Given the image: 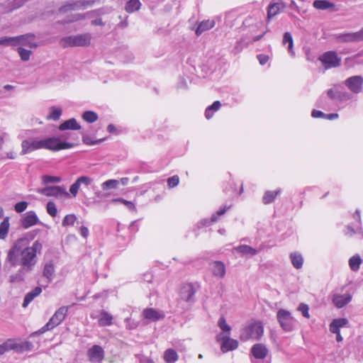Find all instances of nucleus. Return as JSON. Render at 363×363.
<instances>
[{"label":"nucleus","instance_id":"nucleus-55","mask_svg":"<svg viewBox=\"0 0 363 363\" xmlns=\"http://www.w3.org/2000/svg\"><path fill=\"white\" fill-rule=\"evenodd\" d=\"M218 326L224 332H230V327L227 324L224 317H221L218 320Z\"/></svg>","mask_w":363,"mask_h":363},{"label":"nucleus","instance_id":"nucleus-29","mask_svg":"<svg viewBox=\"0 0 363 363\" xmlns=\"http://www.w3.org/2000/svg\"><path fill=\"white\" fill-rule=\"evenodd\" d=\"M164 360L166 363H174L179 359L177 352L173 349H167L164 352Z\"/></svg>","mask_w":363,"mask_h":363},{"label":"nucleus","instance_id":"nucleus-52","mask_svg":"<svg viewBox=\"0 0 363 363\" xmlns=\"http://www.w3.org/2000/svg\"><path fill=\"white\" fill-rule=\"evenodd\" d=\"M77 217L74 214L67 215L62 223V226L73 225Z\"/></svg>","mask_w":363,"mask_h":363},{"label":"nucleus","instance_id":"nucleus-7","mask_svg":"<svg viewBox=\"0 0 363 363\" xmlns=\"http://www.w3.org/2000/svg\"><path fill=\"white\" fill-rule=\"evenodd\" d=\"M26 241L24 239L17 240L11 248L7 253L6 262H8L11 267H15L19 264V255L21 250L23 243Z\"/></svg>","mask_w":363,"mask_h":363},{"label":"nucleus","instance_id":"nucleus-2","mask_svg":"<svg viewBox=\"0 0 363 363\" xmlns=\"http://www.w3.org/2000/svg\"><path fill=\"white\" fill-rule=\"evenodd\" d=\"M91 36L89 33L69 35L60 39V45L63 48L87 47L91 43Z\"/></svg>","mask_w":363,"mask_h":363},{"label":"nucleus","instance_id":"nucleus-8","mask_svg":"<svg viewBox=\"0 0 363 363\" xmlns=\"http://www.w3.org/2000/svg\"><path fill=\"white\" fill-rule=\"evenodd\" d=\"M319 60L324 65L325 69L339 67L341 58L335 51H328L319 57Z\"/></svg>","mask_w":363,"mask_h":363},{"label":"nucleus","instance_id":"nucleus-59","mask_svg":"<svg viewBox=\"0 0 363 363\" xmlns=\"http://www.w3.org/2000/svg\"><path fill=\"white\" fill-rule=\"evenodd\" d=\"M257 59L259 64L264 65L268 62L269 57L268 55L261 54L257 55Z\"/></svg>","mask_w":363,"mask_h":363},{"label":"nucleus","instance_id":"nucleus-19","mask_svg":"<svg viewBox=\"0 0 363 363\" xmlns=\"http://www.w3.org/2000/svg\"><path fill=\"white\" fill-rule=\"evenodd\" d=\"M238 340L232 339L228 336H223L222 337L221 350L223 352H227L228 351L235 350L238 348Z\"/></svg>","mask_w":363,"mask_h":363},{"label":"nucleus","instance_id":"nucleus-32","mask_svg":"<svg viewBox=\"0 0 363 363\" xmlns=\"http://www.w3.org/2000/svg\"><path fill=\"white\" fill-rule=\"evenodd\" d=\"M313 6L314 8L319 10H327L335 7L334 4L325 0H315Z\"/></svg>","mask_w":363,"mask_h":363},{"label":"nucleus","instance_id":"nucleus-34","mask_svg":"<svg viewBox=\"0 0 363 363\" xmlns=\"http://www.w3.org/2000/svg\"><path fill=\"white\" fill-rule=\"evenodd\" d=\"M235 250L242 255H250L253 256L257 253V250L256 249L246 245L238 246L235 248Z\"/></svg>","mask_w":363,"mask_h":363},{"label":"nucleus","instance_id":"nucleus-15","mask_svg":"<svg viewBox=\"0 0 363 363\" xmlns=\"http://www.w3.org/2000/svg\"><path fill=\"white\" fill-rule=\"evenodd\" d=\"M87 354L91 362H100L104 359V352L101 346L94 345L89 349Z\"/></svg>","mask_w":363,"mask_h":363},{"label":"nucleus","instance_id":"nucleus-1","mask_svg":"<svg viewBox=\"0 0 363 363\" xmlns=\"http://www.w3.org/2000/svg\"><path fill=\"white\" fill-rule=\"evenodd\" d=\"M43 244L35 240L32 246L26 247L21 250L19 264L21 267L29 273L31 272L37 263V255L40 254Z\"/></svg>","mask_w":363,"mask_h":363},{"label":"nucleus","instance_id":"nucleus-57","mask_svg":"<svg viewBox=\"0 0 363 363\" xmlns=\"http://www.w3.org/2000/svg\"><path fill=\"white\" fill-rule=\"evenodd\" d=\"M337 90L338 86H335L333 88L330 89L327 92L328 97L332 100H337Z\"/></svg>","mask_w":363,"mask_h":363},{"label":"nucleus","instance_id":"nucleus-33","mask_svg":"<svg viewBox=\"0 0 363 363\" xmlns=\"http://www.w3.org/2000/svg\"><path fill=\"white\" fill-rule=\"evenodd\" d=\"M290 258L293 266L296 269H301L302 267L303 259L301 254L293 252L290 255Z\"/></svg>","mask_w":363,"mask_h":363},{"label":"nucleus","instance_id":"nucleus-23","mask_svg":"<svg viewBox=\"0 0 363 363\" xmlns=\"http://www.w3.org/2000/svg\"><path fill=\"white\" fill-rule=\"evenodd\" d=\"M143 315L145 317V318L152 321H157L164 318V315L162 313L159 312L152 308H145L143 311Z\"/></svg>","mask_w":363,"mask_h":363},{"label":"nucleus","instance_id":"nucleus-14","mask_svg":"<svg viewBox=\"0 0 363 363\" xmlns=\"http://www.w3.org/2000/svg\"><path fill=\"white\" fill-rule=\"evenodd\" d=\"M345 86L353 93L359 94L362 91L363 77L362 76H352L345 81Z\"/></svg>","mask_w":363,"mask_h":363},{"label":"nucleus","instance_id":"nucleus-10","mask_svg":"<svg viewBox=\"0 0 363 363\" xmlns=\"http://www.w3.org/2000/svg\"><path fill=\"white\" fill-rule=\"evenodd\" d=\"M21 155H26L36 150L43 148V140H38V138H30L23 140L21 143Z\"/></svg>","mask_w":363,"mask_h":363},{"label":"nucleus","instance_id":"nucleus-16","mask_svg":"<svg viewBox=\"0 0 363 363\" xmlns=\"http://www.w3.org/2000/svg\"><path fill=\"white\" fill-rule=\"evenodd\" d=\"M196 290L191 284H184L180 289L179 296L183 301L191 302L195 295Z\"/></svg>","mask_w":363,"mask_h":363},{"label":"nucleus","instance_id":"nucleus-3","mask_svg":"<svg viewBox=\"0 0 363 363\" xmlns=\"http://www.w3.org/2000/svg\"><path fill=\"white\" fill-rule=\"evenodd\" d=\"M67 312L68 307H60L58 310L55 311L54 315L50 318L49 321L43 328H41L40 330L33 333L32 335H40L45 333L48 330L53 329L64 320L67 314Z\"/></svg>","mask_w":363,"mask_h":363},{"label":"nucleus","instance_id":"nucleus-53","mask_svg":"<svg viewBox=\"0 0 363 363\" xmlns=\"http://www.w3.org/2000/svg\"><path fill=\"white\" fill-rule=\"evenodd\" d=\"M297 310L301 313V314L303 315V317H305L306 318H310V314L308 312L309 307L307 304L303 303H300L299 306H298Z\"/></svg>","mask_w":363,"mask_h":363},{"label":"nucleus","instance_id":"nucleus-4","mask_svg":"<svg viewBox=\"0 0 363 363\" xmlns=\"http://www.w3.org/2000/svg\"><path fill=\"white\" fill-rule=\"evenodd\" d=\"M264 328L261 322L254 321L242 330L240 338L242 341L259 340L263 335Z\"/></svg>","mask_w":363,"mask_h":363},{"label":"nucleus","instance_id":"nucleus-25","mask_svg":"<svg viewBox=\"0 0 363 363\" xmlns=\"http://www.w3.org/2000/svg\"><path fill=\"white\" fill-rule=\"evenodd\" d=\"M349 321L347 318L334 319L330 324V331L331 333H337L340 328L345 327L348 325Z\"/></svg>","mask_w":363,"mask_h":363},{"label":"nucleus","instance_id":"nucleus-18","mask_svg":"<svg viewBox=\"0 0 363 363\" xmlns=\"http://www.w3.org/2000/svg\"><path fill=\"white\" fill-rule=\"evenodd\" d=\"M21 225L24 228H28L38 222V218L34 211H28L21 220Z\"/></svg>","mask_w":363,"mask_h":363},{"label":"nucleus","instance_id":"nucleus-12","mask_svg":"<svg viewBox=\"0 0 363 363\" xmlns=\"http://www.w3.org/2000/svg\"><path fill=\"white\" fill-rule=\"evenodd\" d=\"M93 182V179L89 177L81 176L78 177L77 180L70 186L69 193L74 197H76L81 185H84L86 187L91 186V189L94 190L96 186L94 185H92Z\"/></svg>","mask_w":363,"mask_h":363},{"label":"nucleus","instance_id":"nucleus-64","mask_svg":"<svg viewBox=\"0 0 363 363\" xmlns=\"http://www.w3.org/2000/svg\"><path fill=\"white\" fill-rule=\"evenodd\" d=\"M345 234L347 236H352L355 234V231L351 226L347 225L345 230Z\"/></svg>","mask_w":363,"mask_h":363},{"label":"nucleus","instance_id":"nucleus-28","mask_svg":"<svg viewBox=\"0 0 363 363\" xmlns=\"http://www.w3.org/2000/svg\"><path fill=\"white\" fill-rule=\"evenodd\" d=\"M81 126L77 123L74 118H70L64 123H61L59 126L60 130H65L68 129L71 130H79Z\"/></svg>","mask_w":363,"mask_h":363},{"label":"nucleus","instance_id":"nucleus-31","mask_svg":"<svg viewBox=\"0 0 363 363\" xmlns=\"http://www.w3.org/2000/svg\"><path fill=\"white\" fill-rule=\"evenodd\" d=\"M283 44L286 45V43L289 44L288 45V52L289 54L292 56H295V52L294 51L293 47H294V40L291 34L289 32H286L284 34L283 36Z\"/></svg>","mask_w":363,"mask_h":363},{"label":"nucleus","instance_id":"nucleus-22","mask_svg":"<svg viewBox=\"0 0 363 363\" xmlns=\"http://www.w3.org/2000/svg\"><path fill=\"white\" fill-rule=\"evenodd\" d=\"M211 269L215 277L223 278L225 275V266L220 261H215L211 264Z\"/></svg>","mask_w":363,"mask_h":363},{"label":"nucleus","instance_id":"nucleus-21","mask_svg":"<svg viewBox=\"0 0 363 363\" xmlns=\"http://www.w3.org/2000/svg\"><path fill=\"white\" fill-rule=\"evenodd\" d=\"M251 352L256 359H262L268 354V350L263 344H255L251 349Z\"/></svg>","mask_w":363,"mask_h":363},{"label":"nucleus","instance_id":"nucleus-60","mask_svg":"<svg viewBox=\"0 0 363 363\" xmlns=\"http://www.w3.org/2000/svg\"><path fill=\"white\" fill-rule=\"evenodd\" d=\"M220 106H221L220 102L219 101H216L213 103L212 105L209 106L208 108H209V110H211L213 112H215V111H217L218 110H219Z\"/></svg>","mask_w":363,"mask_h":363},{"label":"nucleus","instance_id":"nucleus-35","mask_svg":"<svg viewBox=\"0 0 363 363\" xmlns=\"http://www.w3.org/2000/svg\"><path fill=\"white\" fill-rule=\"evenodd\" d=\"M9 218L6 217L0 223V239L4 240L6 238L9 230Z\"/></svg>","mask_w":363,"mask_h":363},{"label":"nucleus","instance_id":"nucleus-61","mask_svg":"<svg viewBox=\"0 0 363 363\" xmlns=\"http://www.w3.org/2000/svg\"><path fill=\"white\" fill-rule=\"evenodd\" d=\"M311 116L313 118H325V113L320 111H317L314 109L311 113Z\"/></svg>","mask_w":363,"mask_h":363},{"label":"nucleus","instance_id":"nucleus-58","mask_svg":"<svg viewBox=\"0 0 363 363\" xmlns=\"http://www.w3.org/2000/svg\"><path fill=\"white\" fill-rule=\"evenodd\" d=\"M352 33L354 42L363 41V28L360 30Z\"/></svg>","mask_w":363,"mask_h":363},{"label":"nucleus","instance_id":"nucleus-6","mask_svg":"<svg viewBox=\"0 0 363 363\" xmlns=\"http://www.w3.org/2000/svg\"><path fill=\"white\" fill-rule=\"evenodd\" d=\"M277 318L284 330L290 332L294 329L295 320L289 311L285 309H279Z\"/></svg>","mask_w":363,"mask_h":363},{"label":"nucleus","instance_id":"nucleus-37","mask_svg":"<svg viewBox=\"0 0 363 363\" xmlns=\"http://www.w3.org/2000/svg\"><path fill=\"white\" fill-rule=\"evenodd\" d=\"M280 193V189L276 191H267L265 192L263 196V203L264 204H269L273 202L277 195Z\"/></svg>","mask_w":363,"mask_h":363},{"label":"nucleus","instance_id":"nucleus-45","mask_svg":"<svg viewBox=\"0 0 363 363\" xmlns=\"http://www.w3.org/2000/svg\"><path fill=\"white\" fill-rule=\"evenodd\" d=\"M0 45L4 47H16V40L14 37L3 36L0 38Z\"/></svg>","mask_w":363,"mask_h":363},{"label":"nucleus","instance_id":"nucleus-44","mask_svg":"<svg viewBox=\"0 0 363 363\" xmlns=\"http://www.w3.org/2000/svg\"><path fill=\"white\" fill-rule=\"evenodd\" d=\"M82 118L87 123H92L98 120V115L94 111H86L82 114Z\"/></svg>","mask_w":363,"mask_h":363},{"label":"nucleus","instance_id":"nucleus-20","mask_svg":"<svg viewBox=\"0 0 363 363\" xmlns=\"http://www.w3.org/2000/svg\"><path fill=\"white\" fill-rule=\"evenodd\" d=\"M286 8V4L282 2L270 4L267 10V19L269 20L273 16L277 15Z\"/></svg>","mask_w":363,"mask_h":363},{"label":"nucleus","instance_id":"nucleus-9","mask_svg":"<svg viewBox=\"0 0 363 363\" xmlns=\"http://www.w3.org/2000/svg\"><path fill=\"white\" fill-rule=\"evenodd\" d=\"M94 3V0H72L66 3L60 9L61 12L85 9L91 6Z\"/></svg>","mask_w":363,"mask_h":363},{"label":"nucleus","instance_id":"nucleus-63","mask_svg":"<svg viewBox=\"0 0 363 363\" xmlns=\"http://www.w3.org/2000/svg\"><path fill=\"white\" fill-rule=\"evenodd\" d=\"M83 142L86 144V145H94V144H97V143H99L102 141V140H96V141H94V142H92L89 140V138L88 136H84L83 137V139H82Z\"/></svg>","mask_w":363,"mask_h":363},{"label":"nucleus","instance_id":"nucleus-43","mask_svg":"<svg viewBox=\"0 0 363 363\" xmlns=\"http://www.w3.org/2000/svg\"><path fill=\"white\" fill-rule=\"evenodd\" d=\"M18 54L19 55V57L21 60L23 62H27L30 60V56L33 54V52L29 50H26L22 47H18L17 48Z\"/></svg>","mask_w":363,"mask_h":363},{"label":"nucleus","instance_id":"nucleus-41","mask_svg":"<svg viewBox=\"0 0 363 363\" xmlns=\"http://www.w3.org/2000/svg\"><path fill=\"white\" fill-rule=\"evenodd\" d=\"M362 260L359 255H355V256L352 257L349 259V265H350V269L354 272L358 271L359 269L360 264H362Z\"/></svg>","mask_w":363,"mask_h":363},{"label":"nucleus","instance_id":"nucleus-54","mask_svg":"<svg viewBox=\"0 0 363 363\" xmlns=\"http://www.w3.org/2000/svg\"><path fill=\"white\" fill-rule=\"evenodd\" d=\"M28 205L26 201H21L15 204L14 209L17 213H22L26 209Z\"/></svg>","mask_w":363,"mask_h":363},{"label":"nucleus","instance_id":"nucleus-42","mask_svg":"<svg viewBox=\"0 0 363 363\" xmlns=\"http://www.w3.org/2000/svg\"><path fill=\"white\" fill-rule=\"evenodd\" d=\"M140 5L141 4L139 0H130L127 2L125 9L127 12L132 13L138 10Z\"/></svg>","mask_w":363,"mask_h":363},{"label":"nucleus","instance_id":"nucleus-11","mask_svg":"<svg viewBox=\"0 0 363 363\" xmlns=\"http://www.w3.org/2000/svg\"><path fill=\"white\" fill-rule=\"evenodd\" d=\"M38 193L45 195L46 196L61 197L62 196L68 197L69 193L66 191L64 186H46L43 189H38Z\"/></svg>","mask_w":363,"mask_h":363},{"label":"nucleus","instance_id":"nucleus-5","mask_svg":"<svg viewBox=\"0 0 363 363\" xmlns=\"http://www.w3.org/2000/svg\"><path fill=\"white\" fill-rule=\"evenodd\" d=\"M74 145V143L62 142L58 138L55 137L43 140V148L52 151L72 148Z\"/></svg>","mask_w":363,"mask_h":363},{"label":"nucleus","instance_id":"nucleus-48","mask_svg":"<svg viewBox=\"0 0 363 363\" xmlns=\"http://www.w3.org/2000/svg\"><path fill=\"white\" fill-rule=\"evenodd\" d=\"M337 39L340 42H342V43L354 42V39L352 33H347L340 34L337 36Z\"/></svg>","mask_w":363,"mask_h":363},{"label":"nucleus","instance_id":"nucleus-17","mask_svg":"<svg viewBox=\"0 0 363 363\" xmlns=\"http://www.w3.org/2000/svg\"><path fill=\"white\" fill-rule=\"evenodd\" d=\"M352 300V295L350 294H335L333 296L332 301L333 304L337 308H341L349 303Z\"/></svg>","mask_w":363,"mask_h":363},{"label":"nucleus","instance_id":"nucleus-38","mask_svg":"<svg viewBox=\"0 0 363 363\" xmlns=\"http://www.w3.org/2000/svg\"><path fill=\"white\" fill-rule=\"evenodd\" d=\"M54 272L53 264L51 262L46 263L43 269V276L48 279V283L51 282Z\"/></svg>","mask_w":363,"mask_h":363},{"label":"nucleus","instance_id":"nucleus-46","mask_svg":"<svg viewBox=\"0 0 363 363\" xmlns=\"http://www.w3.org/2000/svg\"><path fill=\"white\" fill-rule=\"evenodd\" d=\"M62 115V110L60 108H57L55 106H52L50 108V114L47 116V119L48 120H54L57 121L60 119Z\"/></svg>","mask_w":363,"mask_h":363},{"label":"nucleus","instance_id":"nucleus-30","mask_svg":"<svg viewBox=\"0 0 363 363\" xmlns=\"http://www.w3.org/2000/svg\"><path fill=\"white\" fill-rule=\"evenodd\" d=\"M28 273V272L23 270L21 267H20L16 274L9 277V281L11 284L21 282L24 280L26 275Z\"/></svg>","mask_w":363,"mask_h":363},{"label":"nucleus","instance_id":"nucleus-24","mask_svg":"<svg viewBox=\"0 0 363 363\" xmlns=\"http://www.w3.org/2000/svg\"><path fill=\"white\" fill-rule=\"evenodd\" d=\"M229 208H230V206H224L223 208L220 209L216 213L213 214L210 220L208 219H207V218L201 220L198 223V228H202V227L206 226L207 225H209L211 223L216 222L217 220H218V216L223 215L226 212V211L228 209H229Z\"/></svg>","mask_w":363,"mask_h":363},{"label":"nucleus","instance_id":"nucleus-13","mask_svg":"<svg viewBox=\"0 0 363 363\" xmlns=\"http://www.w3.org/2000/svg\"><path fill=\"white\" fill-rule=\"evenodd\" d=\"M16 46H27L30 48L35 49L38 44L35 42V35L32 33L15 36Z\"/></svg>","mask_w":363,"mask_h":363},{"label":"nucleus","instance_id":"nucleus-36","mask_svg":"<svg viewBox=\"0 0 363 363\" xmlns=\"http://www.w3.org/2000/svg\"><path fill=\"white\" fill-rule=\"evenodd\" d=\"M113 316L108 313L103 311L101 312V317L99 323L101 326H107L112 325Z\"/></svg>","mask_w":363,"mask_h":363},{"label":"nucleus","instance_id":"nucleus-39","mask_svg":"<svg viewBox=\"0 0 363 363\" xmlns=\"http://www.w3.org/2000/svg\"><path fill=\"white\" fill-rule=\"evenodd\" d=\"M120 184V181L117 179H108L106 182H103L101 185V189L104 191L109 190V189H116L118 187Z\"/></svg>","mask_w":363,"mask_h":363},{"label":"nucleus","instance_id":"nucleus-26","mask_svg":"<svg viewBox=\"0 0 363 363\" xmlns=\"http://www.w3.org/2000/svg\"><path fill=\"white\" fill-rule=\"evenodd\" d=\"M42 292V289L40 286L35 287L31 291L28 292L24 297L22 306L26 308L28 305Z\"/></svg>","mask_w":363,"mask_h":363},{"label":"nucleus","instance_id":"nucleus-47","mask_svg":"<svg viewBox=\"0 0 363 363\" xmlns=\"http://www.w3.org/2000/svg\"><path fill=\"white\" fill-rule=\"evenodd\" d=\"M352 98V95L350 93L346 91L345 90L340 89L338 88L337 100L339 101H341V102L347 101L348 100H350Z\"/></svg>","mask_w":363,"mask_h":363},{"label":"nucleus","instance_id":"nucleus-27","mask_svg":"<svg viewBox=\"0 0 363 363\" xmlns=\"http://www.w3.org/2000/svg\"><path fill=\"white\" fill-rule=\"evenodd\" d=\"M214 26H215L214 21H213V20L212 21H210V20L203 21L199 24V26L196 30V34L197 35H200L203 32L211 29Z\"/></svg>","mask_w":363,"mask_h":363},{"label":"nucleus","instance_id":"nucleus-51","mask_svg":"<svg viewBox=\"0 0 363 363\" xmlns=\"http://www.w3.org/2000/svg\"><path fill=\"white\" fill-rule=\"evenodd\" d=\"M46 209L48 211V213L52 216L55 217L57 213V209L56 208V205L53 201H48L46 206Z\"/></svg>","mask_w":363,"mask_h":363},{"label":"nucleus","instance_id":"nucleus-49","mask_svg":"<svg viewBox=\"0 0 363 363\" xmlns=\"http://www.w3.org/2000/svg\"><path fill=\"white\" fill-rule=\"evenodd\" d=\"M42 181L43 184H48L49 183H60L62 179L60 177L44 175L42 177Z\"/></svg>","mask_w":363,"mask_h":363},{"label":"nucleus","instance_id":"nucleus-56","mask_svg":"<svg viewBox=\"0 0 363 363\" xmlns=\"http://www.w3.org/2000/svg\"><path fill=\"white\" fill-rule=\"evenodd\" d=\"M179 178L177 175H174L173 177H169L167 179V184L169 188H173L177 186L179 184Z\"/></svg>","mask_w":363,"mask_h":363},{"label":"nucleus","instance_id":"nucleus-50","mask_svg":"<svg viewBox=\"0 0 363 363\" xmlns=\"http://www.w3.org/2000/svg\"><path fill=\"white\" fill-rule=\"evenodd\" d=\"M93 16H94V11L87 13L86 14H81V13L75 14L70 19L67 20L66 21V23H72V22L77 21L84 19L86 17H91Z\"/></svg>","mask_w":363,"mask_h":363},{"label":"nucleus","instance_id":"nucleus-40","mask_svg":"<svg viewBox=\"0 0 363 363\" xmlns=\"http://www.w3.org/2000/svg\"><path fill=\"white\" fill-rule=\"evenodd\" d=\"M110 203H114V204L121 203L124 204L128 209L133 211H136L135 205L133 202L126 201L122 198L113 199L110 201Z\"/></svg>","mask_w":363,"mask_h":363},{"label":"nucleus","instance_id":"nucleus-62","mask_svg":"<svg viewBox=\"0 0 363 363\" xmlns=\"http://www.w3.org/2000/svg\"><path fill=\"white\" fill-rule=\"evenodd\" d=\"M9 349L10 347L6 342L0 345V355L4 354L6 352L9 351Z\"/></svg>","mask_w":363,"mask_h":363}]
</instances>
